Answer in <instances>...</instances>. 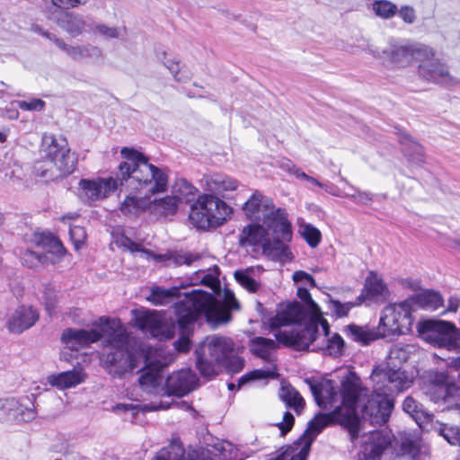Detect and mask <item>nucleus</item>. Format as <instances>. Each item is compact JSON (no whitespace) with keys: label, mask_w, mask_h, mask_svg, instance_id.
Segmentation results:
<instances>
[{"label":"nucleus","mask_w":460,"mask_h":460,"mask_svg":"<svg viewBox=\"0 0 460 460\" xmlns=\"http://www.w3.org/2000/svg\"><path fill=\"white\" fill-rule=\"evenodd\" d=\"M60 339L71 350H79L102 341L103 351L101 362L113 376L121 377L131 372L144 357L146 364H152L148 356L144 355V350H137L130 345L126 327L118 318L102 316L93 323L90 330L66 329Z\"/></svg>","instance_id":"f257e3e1"},{"label":"nucleus","mask_w":460,"mask_h":460,"mask_svg":"<svg viewBox=\"0 0 460 460\" xmlns=\"http://www.w3.org/2000/svg\"><path fill=\"white\" fill-rule=\"evenodd\" d=\"M124 162L119 166L117 178L87 180L79 182V196L86 203L104 199L119 186L130 190L148 193L164 192L168 186V174L164 169L148 163L137 150L123 147L120 151Z\"/></svg>","instance_id":"f03ea898"},{"label":"nucleus","mask_w":460,"mask_h":460,"mask_svg":"<svg viewBox=\"0 0 460 460\" xmlns=\"http://www.w3.org/2000/svg\"><path fill=\"white\" fill-rule=\"evenodd\" d=\"M296 295L305 303V308L298 303L288 304L270 319L269 324L271 330H276L274 337L279 343L304 350L323 316L306 288L299 287Z\"/></svg>","instance_id":"7ed1b4c3"},{"label":"nucleus","mask_w":460,"mask_h":460,"mask_svg":"<svg viewBox=\"0 0 460 460\" xmlns=\"http://www.w3.org/2000/svg\"><path fill=\"white\" fill-rule=\"evenodd\" d=\"M174 312L181 333L180 338L173 342V346L180 352H187L190 349L189 337L190 325L200 315H204L208 322L216 323H226L230 319L229 312L212 294L200 290H193L183 299L176 302Z\"/></svg>","instance_id":"20e7f679"},{"label":"nucleus","mask_w":460,"mask_h":460,"mask_svg":"<svg viewBox=\"0 0 460 460\" xmlns=\"http://www.w3.org/2000/svg\"><path fill=\"white\" fill-rule=\"evenodd\" d=\"M234 343L225 336H208L196 351V366L205 377L217 376L221 367L227 372L238 373L244 366L243 358L234 352Z\"/></svg>","instance_id":"39448f33"},{"label":"nucleus","mask_w":460,"mask_h":460,"mask_svg":"<svg viewBox=\"0 0 460 460\" xmlns=\"http://www.w3.org/2000/svg\"><path fill=\"white\" fill-rule=\"evenodd\" d=\"M40 152L42 157L53 164L58 174H49L48 170L40 171V168L36 165L35 172L38 176L55 179L70 175L75 170L77 158L71 153L68 142L64 136L44 133L41 137Z\"/></svg>","instance_id":"423d86ee"},{"label":"nucleus","mask_w":460,"mask_h":460,"mask_svg":"<svg viewBox=\"0 0 460 460\" xmlns=\"http://www.w3.org/2000/svg\"><path fill=\"white\" fill-rule=\"evenodd\" d=\"M232 209L226 202L212 194H202L191 204L189 221L199 229L223 225Z\"/></svg>","instance_id":"0eeeda50"},{"label":"nucleus","mask_w":460,"mask_h":460,"mask_svg":"<svg viewBox=\"0 0 460 460\" xmlns=\"http://www.w3.org/2000/svg\"><path fill=\"white\" fill-rule=\"evenodd\" d=\"M410 301L385 306L380 317L378 335L380 337L399 336L409 333L413 318Z\"/></svg>","instance_id":"6e6552de"},{"label":"nucleus","mask_w":460,"mask_h":460,"mask_svg":"<svg viewBox=\"0 0 460 460\" xmlns=\"http://www.w3.org/2000/svg\"><path fill=\"white\" fill-rule=\"evenodd\" d=\"M417 331L424 341L434 346L448 350L459 349L460 333L452 323L427 320L418 323Z\"/></svg>","instance_id":"1a4fd4ad"},{"label":"nucleus","mask_w":460,"mask_h":460,"mask_svg":"<svg viewBox=\"0 0 460 460\" xmlns=\"http://www.w3.org/2000/svg\"><path fill=\"white\" fill-rule=\"evenodd\" d=\"M351 410L349 413H342L341 407H335L332 411L328 413H318L309 422L305 433L303 442L312 443L313 439L328 425L339 423L343 426L349 434L351 442H354L359 437V430L355 427V419L351 415Z\"/></svg>","instance_id":"9d476101"},{"label":"nucleus","mask_w":460,"mask_h":460,"mask_svg":"<svg viewBox=\"0 0 460 460\" xmlns=\"http://www.w3.org/2000/svg\"><path fill=\"white\" fill-rule=\"evenodd\" d=\"M368 51L376 58L388 60L395 67H405L413 61H420L423 57H431L433 50L424 45H390L379 51L368 47Z\"/></svg>","instance_id":"9b49d317"},{"label":"nucleus","mask_w":460,"mask_h":460,"mask_svg":"<svg viewBox=\"0 0 460 460\" xmlns=\"http://www.w3.org/2000/svg\"><path fill=\"white\" fill-rule=\"evenodd\" d=\"M371 379L376 391L391 394H399L409 389L413 383V376L402 368L386 367H376L372 371Z\"/></svg>","instance_id":"f8f14e48"},{"label":"nucleus","mask_w":460,"mask_h":460,"mask_svg":"<svg viewBox=\"0 0 460 460\" xmlns=\"http://www.w3.org/2000/svg\"><path fill=\"white\" fill-rule=\"evenodd\" d=\"M118 244L131 253H138L145 259H153L156 261H171L176 266H192L202 259V254L191 252H173L165 254H155L151 251L145 249L140 243L133 242L127 236H121L117 241Z\"/></svg>","instance_id":"ddd939ff"},{"label":"nucleus","mask_w":460,"mask_h":460,"mask_svg":"<svg viewBox=\"0 0 460 460\" xmlns=\"http://www.w3.org/2000/svg\"><path fill=\"white\" fill-rule=\"evenodd\" d=\"M427 394L430 400L436 403L447 404V409L454 407L459 409L460 387L449 380L444 372H432L429 374V385Z\"/></svg>","instance_id":"4468645a"},{"label":"nucleus","mask_w":460,"mask_h":460,"mask_svg":"<svg viewBox=\"0 0 460 460\" xmlns=\"http://www.w3.org/2000/svg\"><path fill=\"white\" fill-rule=\"evenodd\" d=\"M367 395V389L362 386L360 378L352 372L346 375L341 380V395L342 413H349L351 410L353 419H355V427L360 431V420L358 416L356 407L363 397Z\"/></svg>","instance_id":"2eb2a0df"},{"label":"nucleus","mask_w":460,"mask_h":460,"mask_svg":"<svg viewBox=\"0 0 460 460\" xmlns=\"http://www.w3.org/2000/svg\"><path fill=\"white\" fill-rule=\"evenodd\" d=\"M394 407V396L374 388L362 408V417L373 425H383L388 421Z\"/></svg>","instance_id":"dca6fc26"},{"label":"nucleus","mask_w":460,"mask_h":460,"mask_svg":"<svg viewBox=\"0 0 460 460\" xmlns=\"http://www.w3.org/2000/svg\"><path fill=\"white\" fill-rule=\"evenodd\" d=\"M314 342H316L315 349H325L329 355L334 357L341 355L344 349V341L340 334L334 333L330 336L329 324L323 318H321L315 324L312 340L304 349H307Z\"/></svg>","instance_id":"f3484780"},{"label":"nucleus","mask_w":460,"mask_h":460,"mask_svg":"<svg viewBox=\"0 0 460 460\" xmlns=\"http://www.w3.org/2000/svg\"><path fill=\"white\" fill-rule=\"evenodd\" d=\"M305 382L309 385L314 399L320 408L329 410L339 406L340 394L333 381L323 378L315 381L305 379Z\"/></svg>","instance_id":"a211bd4d"},{"label":"nucleus","mask_w":460,"mask_h":460,"mask_svg":"<svg viewBox=\"0 0 460 460\" xmlns=\"http://www.w3.org/2000/svg\"><path fill=\"white\" fill-rule=\"evenodd\" d=\"M141 329L148 332L159 340H170L175 333V323L172 319L155 313H149L138 319Z\"/></svg>","instance_id":"6ab92c4d"},{"label":"nucleus","mask_w":460,"mask_h":460,"mask_svg":"<svg viewBox=\"0 0 460 460\" xmlns=\"http://www.w3.org/2000/svg\"><path fill=\"white\" fill-rule=\"evenodd\" d=\"M33 407L22 404L14 398L0 399V420L6 422H28L34 420Z\"/></svg>","instance_id":"aec40b11"},{"label":"nucleus","mask_w":460,"mask_h":460,"mask_svg":"<svg viewBox=\"0 0 460 460\" xmlns=\"http://www.w3.org/2000/svg\"><path fill=\"white\" fill-rule=\"evenodd\" d=\"M197 376L189 368L172 373L165 381V392L168 394L183 396L193 391L198 385Z\"/></svg>","instance_id":"412c9836"},{"label":"nucleus","mask_w":460,"mask_h":460,"mask_svg":"<svg viewBox=\"0 0 460 460\" xmlns=\"http://www.w3.org/2000/svg\"><path fill=\"white\" fill-rule=\"evenodd\" d=\"M47 19L56 23L73 38L79 37L88 31L89 24L84 16L75 12L60 13L56 11L51 13V17Z\"/></svg>","instance_id":"4be33fe9"},{"label":"nucleus","mask_w":460,"mask_h":460,"mask_svg":"<svg viewBox=\"0 0 460 460\" xmlns=\"http://www.w3.org/2000/svg\"><path fill=\"white\" fill-rule=\"evenodd\" d=\"M264 226L271 230L278 237L285 240H289L291 237V225L287 218V214L284 209L276 208L274 204L270 206L261 220Z\"/></svg>","instance_id":"5701e85b"},{"label":"nucleus","mask_w":460,"mask_h":460,"mask_svg":"<svg viewBox=\"0 0 460 460\" xmlns=\"http://www.w3.org/2000/svg\"><path fill=\"white\" fill-rule=\"evenodd\" d=\"M419 62V74L425 80L435 83L452 81L448 67L438 59L434 58V54L431 57H423Z\"/></svg>","instance_id":"b1692460"},{"label":"nucleus","mask_w":460,"mask_h":460,"mask_svg":"<svg viewBox=\"0 0 460 460\" xmlns=\"http://www.w3.org/2000/svg\"><path fill=\"white\" fill-rule=\"evenodd\" d=\"M390 438L379 430L369 431L358 454V460H380L385 449L390 445Z\"/></svg>","instance_id":"393cba45"},{"label":"nucleus","mask_w":460,"mask_h":460,"mask_svg":"<svg viewBox=\"0 0 460 460\" xmlns=\"http://www.w3.org/2000/svg\"><path fill=\"white\" fill-rule=\"evenodd\" d=\"M38 312L31 306H19L8 320V329L14 333H22L35 324Z\"/></svg>","instance_id":"a878e982"},{"label":"nucleus","mask_w":460,"mask_h":460,"mask_svg":"<svg viewBox=\"0 0 460 460\" xmlns=\"http://www.w3.org/2000/svg\"><path fill=\"white\" fill-rule=\"evenodd\" d=\"M65 53L75 61H86L94 65H102L104 61L102 49L92 44H68Z\"/></svg>","instance_id":"bb28decb"},{"label":"nucleus","mask_w":460,"mask_h":460,"mask_svg":"<svg viewBox=\"0 0 460 460\" xmlns=\"http://www.w3.org/2000/svg\"><path fill=\"white\" fill-rule=\"evenodd\" d=\"M402 410L409 414L422 429H429V425L434 419V414L425 411L423 406L411 396H407L402 402Z\"/></svg>","instance_id":"cd10ccee"},{"label":"nucleus","mask_w":460,"mask_h":460,"mask_svg":"<svg viewBox=\"0 0 460 460\" xmlns=\"http://www.w3.org/2000/svg\"><path fill=\"white\" fill-rule=\"evenodd\" d=\"M180 204L178 199L172 195L150 200L149 213L164 218H172L178 212Z\"/></svg>","instance_id":"c85d7f7f"},{"label":"nucleus","mask_w":460,"mask_h":460,"mask_svg":"<svg viewBox=\"0 0 460 460\" xmlns=\"http://www.w3.org/2000/svg\"><path fill=\"white\" fill-rule=\"evenodd\" d=\"M86 375L82 369H73L48 376V383L58 389L75 387L85 380Z\"/></svg>","instance_id":"c756f323"},{"label":"nucleus","mask_w":460,"mask_h":460,"mask_svg":"<svg viewBox=\"0 0 460 460\" xmlns=\"http://www.w3.org/2000/svg\"><path fill=\"white\" fill-rule=\"evenodd\" d=\"M272 203L273 201L271 199L256 191L244 203L243 211L251 220L259 221L261 220L262 214H264L268 209H270Z\"/></svg>","instance_id":"7c9ffc66"},{"label":"nucleus","mask_w":460,"mask_h":460,"mask_svg":"<svg viewBox=\"0 0 460 460\" xmlns=\"http://www.w3.org/2000/svg\"><path fill=\"white\" fill-rule=\"evenodd\" d=\"M268 240L267 231L260 225L245 226L239 236V243L242 246H261L263 248Z\"/></svg>","instance_id":"2f4dec72"},{"label":"nucleus","mask_w":460,"mask_h":460,"mask_svg":"<svg viewBox=\"0 0 460 460\" xmlns=\"http://www.w3.org/2000/svg\"><path fill=\"white\" fill-rule=\"evenodd\" d=\"M205 190L213 194L221 195L226 191L236 190L237 181L226 175L223 174H211L204 179Z\"/></svg>","instance_id":"473e14b6"},{"label":"nucleus","mask_w":460,"mask_h":460,"mask_svg":"<svg viewBox=\"0 0 460 460\" xmlns=\"http://www.w3.org/2000/svg\"><path fill=\"white\" fill-rule=\"evenodd\" d=\"M402 150L408 160L415 164L423 163V148L406 133H400L398 136Z\"/></svg>","instance_id":"72a5a7b5"},{"label":"nucleus","mask_w":460,"mask_h":460,"mask_svg":"<svg viewBox=\"0 0 460 460\" xmlns=\"http://www.w3.org/2000/svg\"><path fill=\"white\" fill-rule=\"evenodd\" d=\"M263 271L261 267H250L245 270H239L234 272L236 281L249 292L255 293L259 290L261 284L255 279Z\"/></svg>","instance_id":"f704fd0d"},{"label":"nucleus","mask_w":460,"mask_h":460,"mask_svg":"<svg viewBox=\"0 0 460 460\" xmlns=\"http://www.w3.org/2000/svg\"><path fill=\"white\" fill-rule=\"evenodd\" d=\"M137 191L143 193L145 197L127 196L120 205V210L124 215H137L143 211L149 212L150 200L147 199L146 195L150 193L139 190ZM151 194L154 195L155 193Z\"/></svg>","instance_id":"c9c22d12"},{"label":"nucleus","mask_w":460,"mask_h":460,"mask_svg":"<svg viewBox=\"0 0 460 460\" xmlns=\"http://www.w3.org/2000/svg\"><path fill=\"white\" fill-rule=\"evenodd\" d=\"M429 429L426 431H434L442 437L447 443L452 446L460 445V429L456 426H450L446 423L440 422L435 418L429 425Z\"/></svg>","instance_id":"e433bc0d"},{"label":"nucleus","mask_w":460,"mask_h":460,"mask_svg":"<svg viewBox=\"0 0 460 460\" xmlns=\"http://www.w3.org/2000/svg\"><path fill=\"white\" fill-rule=\"evenodd\" d=\"M280 237L276 236L273 240L265 243L263 252L273 260L280 261H288L292 260V253L289 247L279 240Z\"/></svg>","instance_id":"4c0bfd02"},{"label":"nucleus","mask_w":460,"mask_h":460,"mask_svg":"<svg viewBox=\"0 0 460 460\" xmlns=\"http://www.w3.org/2000/svg\"><path fill=\"white\" fill-rule=\"evenodd\" d=\"M180 289L176 287L164 288L162 287H153L146 296V300L155 306L166 305L179 297Z\"/></svg>","instance_id":"58836bf2"},{"label":"nucleus","mask_w":460,"mask_h":460,"mask_svg":"<svg viewBox=\"0 0 460 460\" xmlns=\"http://www.w3.org/2000/svg\"><path fill=\"white\" fill-rule=\"evenodd\" d=\"M199 190L185 179H178L172 186L171 195L178 199V203H190L194 201Z\"/></svg>","instance_id":"ea45409f"},{"label":"nucleus","mask_w":460,"mask_h":460,"mask_svg":"<svg viewBox=\"0 0 460 460\" xmlns=\"http://www.w3.org/2000/svg\"><path fill=\"white\" fill-rule=\"evenodd\" d=\"M32 242L36 246L47 249L48 252L54 253L58 257L65 254L66 249L61 241L51 234L35 233Z\"/></svg>","instance_id":"a19ab883"},{"label":"nucleus","mask_w":460,"mask_h":460,"mask_svg":"<svg viewBox=\"0 0 460 460\" xmlns=\"http://www.w3.org/2000/svg\"><path fill=\"white\" fill-rule=\"evenodd\" d=\"M164 376L156 367H146L142 369L138 378L140 386L146 393H156L163 383Z\"/></svg>","instance_id":"79ce46f5"},{"label":"nucleus","mask_w":460,"mask_h":460,"mask_svg":"<svg viewBox=\"0 0 460 460\" xmlns=\"http://www.w3.org/2000/svg\"><path fill=\"white\" fill-rule=\"evenodd\" d=\"M408 301L411 302V307L412 305H415L420 308L431 311L437 310L443 305V298L440 294L429 290L420 293Z\"/></svg>","instance_id":"37998d69"},{"label":"nucleus","mask_w":460,"mask_h":460,"mask_svg":"<svg viewBox=\"0 0 460 460\" xmlns=\"http://www.w3.org/2000/svg\"><path fill=\"white\" fill-rule=\"evenodd\" d=\"M279 397L288 407L294 409L296 413H300L304 409L305 400L299 392L289 384L281 383Z\"/></svg>","instance_id":"c03bdc74"},{"label":"nucleus","mask_w":460,"mask_h":460,"mask_svg":"<svg viewBox=\"0 0 460 460\" xmlns=\"http://www.w3.org/2000/svg\"><path fill=\"white\" fill-rule=\"evenodd\" d=\"M195 279H191V284L197 285L200 283L208 287L213 291L219 288L220 283L218 280L219 270L217 266L208 268V270H199L194 273Z\"/></svg>","instance_id":"a18cd8bd"},{"label":"nucleus","mask_w":460,"mask_h":460,"mask_svg":"<svg viewBox=\"0 0 460 460\" xmlns=\"http://www.w3.org/2000/svg\"><path fill=\"white\" fill-rule=\"evenodd\" d=\"M277 348L278 344L274 340L264 337H256L250 343L251 351L264 360H268L270 353Z\"/></svg>","instance_id":"49530a36"},{"label":"nucleus","mask_w":460,"mask_h":460,"mask_svg":"<svg viewBox=\"0 0 460 460\" xmlns=\"http://www.w3.org/2000/svg\"><path fill=\"white\" fill-rule=\"evenodd\" d=\"M385 287L381 279L376 277H370L366 279L365 288L361 293L360 299L377 300L384 296Z\"/></svg>","instance_id":"de8ad7c7"},{"label":"nucleus","mask_w":460,"mask_h":460,"mask_svg":"<svg viewBox=\"0 0 460 460\" xmlns=\"http://www.w3.org/2000/svg\"><path fill=\"white\" fill-rule=\"evenodd\" d=\"M90 0H50V4L46 7L45 15L51 17V13L57 12L71 13L70 9L86 5Z\"/></svg>","instance_id":"09e8293b"},{"label":"nucleus","mask_w":460,"mask_h":460,"mask_svg":"<svg viewBox=\"0 0 460 460\" xmlns=\"http://www.w3.org/2000/svg\"><path fill=\"white\" fill-rule=\"evenodd\" d=\"M310 451V442H303L299 445L288 447L274 460H306Z\"/></svg>","instance_id":"8fccbe9b"},{"label":"nucleus","mask_w":460,"mask_h":460,"mask_svg":"<svg viewBox=\"0 0 460 460\" xmlns=\"http://www.w3.org/2000/svg\"><path fill=\"white\" fill-rule=\"evenodd\" d=\"M348 336L354 341L359 342L362 345H367L370 341L376 340L378 337V332H374L367 328L360 327L355 324L347 326Z\"/></svg>","instance_id":"3c124183"},{"label":"nucleus","mask_w":460,"mask_h":460,"mask_svg":"<svg viewBox=\"0 0 460 460\" xmlns=\"http://www.w3.org/2000/svg\"><path fill=\"white\" fill-rule=\"evenodd\" d=\"M184 448L179 443H171L156 453L153 460H183Z\"/></svg>","instance_id":"603ef678"},{"label":"nucleus","mask_w":460,"mask_h":460,"mask_svg":"<svg viewBox=\"0 0 460 460\" xmlns=\"http://www.w3.org/2000/svg\"><path fill=\"white\" fill-rule=\"evenodd\" d=\"M20 258L22 263L28 268H36L47 263L49 261L46 254L39 253L30 249L21 252Z\"/></svg>","instance_id":"864d4df0"},{"label":"nucleus","mask_w":460,"mask_h":460,"mask_svg":"<svg viewBox=\"0 0 460 460\" xmlns=\"http://www.w3.org/2000/svg\"><path fill=\"white\" fill-rule=\"evenodd\" d=\"M174 79L180 83H186L190 80L191 73L174 59L168 58L164 62Z\"/></svg>","instance_id":"5fc2aeb1"},{"label":"nucleus","mask_w":460,"mask_h":460,"mask_svg":"<svg viewBox=\"0 0 460 460\" xmlns=\"http://www.w3.org/2000/svg\"><path fill=\"white\" fill-rule=\"evenodd\" d=\"M88 31L93 35L102 37L106 40L118 39L120 36L119 29L117 27H110L105 23L93 22L89 24Z\"/></svg>","instance_id":"6e6d98bb"},{"label":"nucleus","mask_w":460,"mask_h":460,"mask_svg":"<svg viewBox=\"0 0 460 460\" xmlns=\"http://www.w3.org/2000/svg\"><path fill=\"white\" fill-rule=\"evenodd\" d=\"M374 13L383 18L390 19L394 16L398 11L396 4L388 0H377L372 4Z\"/></svg>","instance_id":"4d7b16f0"},{"label":"nucleus","mask_w":460,"mask_h":460,"mask_svg":"<svg viewBox=\"0 0 460 460\" xmlns=\"http://www.w3.org/2000/svg\"><path fill=\"white\" fill-rule=\"evenodd\" d=\"M409 354L408 347H403L399 344L394 345L389 351L388 365L396 367L397 365L407 361Z\"/></svg>","instance_id":"13d9d810"},{"label":"nucleus","mask_w":460,"mask_h":460,"mask_svg":"<svg viewBox=\"0 0 460 460\" xmlns=\"http://www.w3.org/2000/svg\"><path fill=\"white\" fill-rule=\"evenodd\" d=\"M301 234L312 248L316 247L321 242V232L310 224L305 225L301 227Z\"/></svg>","instance_id":"bf43d9fd"},{"label":"nucleus","mask_w":460,"mask_h":460,"mask_svg":"<svg viewBox=\"0 0 460 460\" xmlns=\"http://www.w3.org/2000/svg\"><path fill=\"white\" fill-rule=\"evenodd\" d=\"M362 303L360 296L358 297V302L356 303H341L338 300H331L330 301V309L338 316L344 317L347 316L349 312L356 305H359Z\"/></svg>","instance_id":"052dcab7"},{"label":"nucleus","mask_w":460,"mask_h":460,"mask_svg":"<svg viewBox=\"0 0 460 460\" xmlns=\"http://www.w3.org/2000/svg\"><path fill=\"white\" fill-rule=\"evenodd\" d=\"M408 454L412 458L411 460H424L429 456V450L421 441H411Z\"/></svg>","instance_id":"680f3d73"},{"label":"nucleus","mask_w":460,"mask_h":460,"mask_svg":"<svg viewBox=\"0 0 460 460\" xmlns=\"http://www.w3.org/2000/svg\"><path fill=\"white\" fill-rule=\"evenodd\" d=\"M112 411L118 414H124L125 420L132 421L138 413V406L132 403H118Z\"/></svg>","instance_id":"e2e57ef3"},{"label":"nucleus","mask_w":460,"mask_h":460,"mask_svg":"<svg viewBox=\"0 0 460 460\" xmlns=\"http://www.w3.org/2000/svg\"><path fill=\"white\" fill-rule=\"evenodd\" d=\"M69 235L75 250L81 249L86 240L84 229L79 226H70Z\"/></svg>","instance_id":"0e129e2a"},{"label":"nucleus","mask_w":460,"mask_h":460,"mask_svg":"<svg viewBox=\"0 0 460 460\" xmlns=\"http://www.w3.org/2000/svg\"><path fill=\"white\" fill-rule=\"evenodd\" d=\"M345 197L352 199L358 204L360 205H368L373 201L374 194L368 191H361L359 190H355L353 193H347Z\"/></svg>","instance_id":"69168bd1"},{"label":"nucleus","mask_w":460,"mask_h":460,"mask_svg":"<svg viewBox=\"0 0 460 460\" xmlns=\"http://www.w3.org/2000/svg\"><path fill=\"white\" fill-rule=\"evenodd\" d=\"M277 166L287 172L288 173L294 175L296 179H298L299 175L302 172V170L297 167L291 160L288 158H280L277 161Z\"/></svg>","instance_id":"338daca9"},{"label":"nucleus","mask_w":460,"mask_h":460,"mask_svg":"<svg viewBox=\"0 0 460 460\" xmlns=\"http://www.w3.org/2000/svg\"><path fill=\"white\" fill-rule=\"evenodd\" d=\"M17 105L23 111H41L45 102L41 99H31L29 101H18Z\"/></svg>","instance_id":"774afa93"}]
</instances>
